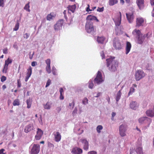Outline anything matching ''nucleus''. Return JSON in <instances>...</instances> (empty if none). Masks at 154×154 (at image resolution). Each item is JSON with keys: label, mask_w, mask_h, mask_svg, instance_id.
<instances>
[{"label": "nucleus", "mask_w": 154, "mask_h": 154, "mask_svg": "<svg viewBox=\"0 0 154 154\" xmlns=\"http://www.w3.org/2000/svg\"><path fill=\"white\" fill-rule=\"evenodd\" d=\"M72 152L74 154H80L82 153V150L80 148L75 147L72 149Z\"/></svg>", "instance_id": "21"}, {"label": "nucleus", "mask_w": 154, "mask_h": 154, "mask_svg": "<svg viewBox=\"0 0 154 154\" xmlns=\"http://www.w3.org/2000/svg\"><path fill=\"white\" fill-rule=\"evenodd\" d=\"M127 127V126L125 124H123L120 126L119 133L121 137H123L126 135V132Z\"/></svg>", "instance_id": "4"}, {"label": "nucleus", "mask_w": 154, "mask_h": 154, "mask_svg": "<svg viewBox=\"0 0 154 154\" xmlns=\"http://www.w3.org/2000/svg\"><path fill=\"white\" fill-rule=\"evenodd\" d=\"M34 129V126L32 123L30 124L25 127L24 129V131L27 133L33 130Z\"/></svg>", "instance_id": "14"}, {"label": "nucleus", "mask_w": 154, "mask_h": 154, "mask_svg": "<svg viewBox=\"0 0 154 154\" xmlns=\"http://www.w3.org/2000/svg\"><path fill=\"white\" fill-rule=\"evenodd\" d=\"M60 94H63V93L64 91L62 88H60Z\"/></svg>", "instance_id": "58"}, {"label": "nucleus", "mask_w": 154, "mask_h": 154, "mask_svg": "<svg viewBox=\"0 0 154 154\" xmlns=\"http://www.w3.org/2000/svg\"><path fill=\"white\" fill-rule=\"evenodd\" d=\"M131 48V45L130 43L127 42L126 43V54H128L130 52Z\"/></svg>", "instance_id": "24"}, {"label": "nucleus", "mask_w": 154, "mask_h": 154, "mask_svg": "<svg viewBox=\"0 0 154 154\" xmlns=\"http://www.w3.org/2000/svg\"><path fill=\"white\" fill-rule=\"evenodd\" d=\"M12 62V60L8 57L7 60H5L4 65L8 66V65L11 64Z\"/></svg>", "instance_id": "26"}, {"label": "nucleus", "mask_w": 154, "mask_h": 154, "mask_svg": "<svg viewBox=\"0 0 154 154\" xmlns=\"http://www.w3.org/2000/svg\"><path fill=\"white\" fill-rule=\"evenodd\" d=\"M127 19L130 23H132L134 18V16L133 13H129L126 14Z\"/></svg>", "instance_id": "13"}, {"label": "nucleus", "mask_w": 154, "mask_h": 154, "mask_svg": "<svg viewBox=\"0 0 154 154\" xmlns=\"http://www.w3.org/2000/svg\"><path fill=\"white\" fill-rule=\"evenodd\" d=\"M52 72L53 74L54 75H57L56 69L54 67L52 68Z\"/></svg>", "instance_id": "43"}, {"label": "nucleus", "mask_w": 154, "mask_h": 154, "mask_svg": "<svg viewBox=\"0 0 154 154\" xmlns=\"http://www.w3.org/2000/svg\"><path fill=\"white\" fill-rule=\"evenodd\" d=\"M135 89L134 88L131 87V88L130 91L128 93V96H129L131 94L133 93L134 92Z\"/></svg>", "instance_id": "39"}, {"label": "nucleus", "mask_w": 154, "mask_h": 154, "mask_svg": "<svg viewBox=\"0 0 154 154\" xmlns=\"http://www.w3.org/2000/svg\"><path fill=\"white\" fill-rule=\"evenodd\" d=\"M8 69V66L4 65V67L2 70L3 73H7Z\"/></svg>", "instance_id": "37"}, {"label": "nucleus", "mask_w": 154, "mask_h": 154, "mask_svg": "<svg viewBox=\"0 0 154 154\" xmlns=\"http://www.w3.org/2000/svg\"><path fill=\"white\" fill-rule=\"evenodd\" d=\"M69 106H72V108H73L74 106V101H73L72 103H69Z\"/></svg>", "instance_id": "56"}, {"label": "nucleus", "mask_w": 154, "mask_h": 154, "mask_svg": "<svg viewBox=\"0 0 154 154\" xmlns=\"http://www.w3.org/2000/svg\"><path fill=\"white\" fill-rule=\"evenodd\" d=\"M76 5H69L67 7L68 9V16L70 17L71 18H72V16H71V13L70 12V11H71L72 13H73L75 12L76 9Z\"/></svg>", "instance_id": "9"}, {"label": "nucleus", "mask_w": 154, "mask_h": 154, "mask_svg": "<svg viewBox=\"0 0 154 154\" xmlns=\"http://www.w3.org/2000/svg\"><path fill=\"white\" fill-rule=\"evenodd\" d=\"M100 55L102 57V59L105 58V54H104V52L103 51H102Z\"/></svg>", "instance_id": "60"}, {"label": "nucleus", "mask_w": 154, "mask_h": 154, "mask_svg": "<svg viewBox=\"0 0 154 154\" xmlns=\"http://www.w3.org/2000/svg\"><path fill=\"white\" fill-rule=\"evenodd\" d=\"M3 0H0V7L3 6Z\"/></svg>", "instance_id": "63"}, {"label": "nucleus", "mask_w": 154, "mask_h": 154, "mask_svg": "<svg viewBox=\"0 0 154 154\" xmlns=\"http://www.w3.org/2000/svg\"><path fill=\"white\" fill-rule=\"evenodd\" d=\"M53 135L54 136V140L55 142H58L61 140L62 136L59 132L54 131Z\"/></svg>", "instance_id": "7"}, {"label": "nucleus", "mask_w": 154, "mask_h": 154, "mask_svg": "<svg viewBox=\"0 0 154 154\" xmlns=\"http://www.w3.org/2000/svg\"><path fill=\"white\" fill-rule=\"evenodd\" d=\"M132 33L134 35H136V38L143 35L140 31L137 29H134L132 32Z\"/></svg>", "instance_id": "22"}, {"label": "nucleus", "mask_w": 154, "mask_h": 154, "mask_svg": "<svg viewBox=\"0 0 154 154\" xmlns=\"http://www.w3.org/2000/svg\"><path fill=\"white\" fill-rule=\"evenodd\" d=\"M119 17L117 19L114 20L115 22L116 25L118 26H119L121 23L122 18V14L121 12H119Z\"/></svg>", "instance_id": "20"}, {"label": "nucleus", "mask_w": 154, "mask_h": 154, "mask_svg": "<svg viewBox=\"0 0 154 154\" xmlns=\"http://www.w3.org/2000/svg\"><path fill=\"white\" fill-rule=\"evenodd\" d=\"M136 3L140 9H143L144 7V0H136Z\"/></svg>", "instance_id": "16"}, {"label": "nucleus", "mask_w": 154, "mask_h": 154, "mask_svg": "<svg viewBox=\"0 0 154 154\" xmlns=\"http://www.w3.org/2000/svg\"><path fill=\"white\" fill-rule=\"evenodd\" d=\"M88 7L86 8V11H87V12H89V11H92V10H91L90 9V8H90L89 5L88 4Z\"/></svg>", "instance_id": "55"}, {"label": "nucleus", "mask_w": 154, "mask_h": 154, "mask_svg": "<svg viewBox=\"0 0 154 154\" xmlns=\"http://www.w3.org/2000/svg\"><path fill=\"white\" fill-rule=\"evenodd\" d=\"M118 2V0H109V4L110 6H112L117 4Z\"/></svg>", "instance_id": "29"}, {"label": "nucleus", "mask_w": 154, "mask_h": 154, "mask_svg": "<svg viewBox=\"0 0 154 154\" xmlns=\"http://www.w3.org/2000/svg\"><path fill=\"white\" fill-rule=\"evenodd\" d=\"M148 35V34L144 35H141L140 36L137 37V43L140 44H142L143 43L144 41L145 37Z\"/></svg>", "instance_id": "11"}, {"label": "nucleus", "mask_w": 154, "mask_h": 154, "mask_svg": "<svg viewBox=\"0 0 154 154\" xmlns=\"http://www.w3.org/2000/svg\"><path fill=\"white\" fill-rule=\"evenodd\" d=\"M136 103L135 102H132L130 103V107L132 109H136Z\"/></svg>", "instance_id": "30"}, {"label": "nucleus", "mask_w": 154, "mask_h": 154, "mask_svg": "<svg viewBox=\"0 0 154 154\" xmlns=\"http://www.w3.org/2000/svg\"><path fill=\"white\" fill-rule=\"evenodd\" d=\"M32 73V68L29 66V68L27 69V72L26 74V76L25 78V81L27 82L29 78L30 77Z\"/></svg>", "instance_id": "17"}, {"label": "nucleus", "mask_w": 154, "mask_h": 154, "mask_svg": "<svg viewBox=\"0 0 154 154\" xmlns=\"http://www.w3.org/2000/svg\"><path fill=\"white\" fill-rule=\"evenodd\" d=\"M116 115V113L113 112L112 113V119L113 120V118Z\"/></svg>", "instance_id": "62"}, {"label": "nucleus", "mask_w": 154, "mask_h": 154, "mask_svg": "<svg viewBox=\"0 0 154 154\" xmlns=\"http://www.w3.org/2000/svg\"><path fill=\"white\" fill-rule=\"evenodd\" d=\"M88 87L90 88H92L94 86L92 81H90L88 82Z\"/></svg>", "instance_id": "41"}, {"label": "nucleus", "mask_w": 154, "mask_h": 154, "mask_svg": "<svg viewBox=\"0 0 154 154\" xmlns=\"http://www.w3.org/2000/svg\"><path fill=\"white\" fill-rule=\"evenodd\" d=\"M29 37V35L28 33H26L25 34H24V38L27 39Z\"/></svg>", "instance_id": "57"}, {"label": "nucleus", "mask_w": 154, "mask_h": 154, "mask_svg": "<svg viewBox=\"0 0 154 154\" xmlns=\"http://www.w3.org/2000/svg\"><path fill=\"white\" fill-rule=\"evenodd\" d=\"M63 23V20H60L58 21L54 26V28L55 30L60 29L62 28Z\"/></svg>", "instance_id": "10"}, {"label": "nucleus", "mask_w": 154, "mask_h": 154, "mask_svg": "<svg viewBox=\"0 0 154 154\" xmlns=\"http://www.w3.org/2000/svg\"><path fill=\"white\" fill-rule=\"evenodd\" d=\"M151 122H152V119H151V122H148L146 121V122H145V123H144V124L146 125L147 127H149L150 125V123H151Z\"/></svg>", "instance_id": "49"}, {"label": "nucleus", "mask_w": 154, "mask_h": 154, "mask_svg": "<svg viewBox=\"0 0 154 154\" xmlns=\"http://www.w3.org/2000/svg\"><path fill=\"white\" fill-rule=\"evenodd\" d=\"M51 103L49 102H48L47 103L44 105V107L45 109H49L51 108Z\"/></svg>", "instance_id": "28"}, {"label": "nucleus", "mask_w": 154, "mask_h": 154, "mask_svg": "<svg viewBox=\"0 0 154 154\" xmlns=\"http://www.w3.org/2000/svg\"><path fill=\"white\" fill-rule=\"evenodd\" d=\"M19 28V23L18 22L16 24L14 28L13 29L14 31H17L18 30Z\"/></svg>", "instance_id": "42"}, {"label": "nucleus", "mask_w": 154, "mask_h": 154, "mask_svg": "<svg viewBox=\"0 0 154 154\" xmlns=\"http://www.w3.org/2000/svg\"><path fill=\"white\" fill-rule=\"evenodd\" d=\"M7 78L5 76H2L1 77V81L2 82H3L5 81L6 80Z\"/></svg>", "instance_id": "48"}, {"label": "nucleus", "mask_w": 154, "mask_h": 154, "mask_svg": "<svg viewBox=\"0 0 154 154\" xmlns=\"http://www.w3.org/2000/svg\"><path fill=\"white\" fill-rule=\"evenodd\" d=\"M103 81V77L102 74L100 72L98 71L96 77L94 80V82L98 84L101 82Z\"/></svg>", "instance_id": "8"}, {"label": "nucleus", "mask_w": 154, "mask_h": 154, "mask_svg": "<svg viewBox=\"0 0 154 154\" xmlns=\"http://www.w3.org/2000/svg\"><path fill=\"white\" fill-rule=\"evenodd\" d=\"M48 146L50 147H54V145L50 143H48Z\"/></svg>", "instance_id": "64"}, {"label": "nucleus", "mask_w": 154, "mask_h": 154, "mask_svg": "<svg viewBox=\"0 0 154 154\" xmlns=\"http://www.w3.org/2000/svg\"><path fill=\"white\" fill-rule=\"evenodd\" d=\"M103 128V127L101 125H98L97 127V131L98 133H100L101 132L100 130H102Z\"/></svg>", "instance_id": "34"}, {"label": "nucleus", "mask_w": 154, "mask_h": 154, "mask_svg": "<svg viewBox=\"0 0 154 154\" xmlns=\"http://www.w3.org/2000/svg\"><path fill=\"white\" fill-rule=\"evenodd\" d=\"M14 106H19L20 105L19 100L18 99H16L14 100L13 103Z\"/></svg>", "instance_id": "33"}, {"label": "nucleus", "mask_w": 154, "mask_h": 154, "mask_svg": "<svg viewBox=\"0 0 154 154\" xmlns=\"http://www.w3.org/2000/svg\"><path fill=\"white\" fill-rule=\"evenodd\" d=\"M51 80L50 79H48V80L47 81V82L46 83V85L45 86V87L46 88L48 87L51 84Z\"/></svg>", "instance_id": "47"}, {"label": "nucleus", "mask_w": 154, "mask_h": 154, "mask_svg": "<svg viewBox=\"0 0 154 154\" xmlns=\"http://www.w3.org/2000/svg\"><path fill=\"white\" fill-rule=\"evenodd\" d=\"M81 142L83 144V149L85 150H87L88 149V143L86 139H81Z\"/></svg>", "instance_id": "18"}, {"label": "nucleus", "mask_w": 154, "mask_h": 154, "mask_svg": "<svg viewBox=\"0 0 154 154\" xmlns=\"http://www.w3.org/2000/svg\"><path fill=\"white\" fill-rule=\"evenodd\" d=\"M30 2H29L25 6L24 8V9L26 10V11L29 12L30 11V9H29L30 6L29 5Z\"/></svg>", "instance_id": "32"}, {"label": "nucleus", "mask_w": 154, "mask_h": 154, "mask_svg": "<svg viewBox=\"0 0 154 154\" xmlns=\"http://www.w3.org/2000/svg\"><path fill=\"white\" fill-rule=\"evenodd\" d=\"M88 154H97V152L95 151H92L88 152Z\"/></svg>", "instance_id": "51"}, {"label": "nucleus", "mask_w": 154, "mask_h": 154, "mask_svg": "<svg viewBox=\"0 0 154 154\" xmlns=\"http://www.w3.org/2000/svg\"><path fill=\"white\" fill-rule=\"evenodd\" d=\"M115 59V57H111L106 60L107 66L109 67V70L112 72L116 71V67L118 66V62Z\"/></svg>", "instance_id": "1"}, {"label": "nucleus", "mask_w": 154, "mask_h": 154, "mask_svg": "<svg viewBox=\"0 0 154 154\" xmlns=\"http://www.w3.org/2000/svg\"><path fill=\"white\" fill-rule=\"evenodd\" d=\"M96 20L97 21H98V20L97 19L95 16H92L91 15H88L86 18V20H89V21H91L92 20Z\"/></svg>", "instance_id": "25"}, {"label": "nucleus", "mask_w": 154, "mask_h": 154, "mask_svg": "<svg viewBox=\"0 0 154 154\" xmlns=\"http://www.w3.org/2000/svg\"><path fill=\"white\" fill-rule=\"evenodd\" d=\"M146 121L149 122H151V119L146 117H141L138 119L139 123L141 124H144Z\"/></svg>", "instance_id": "19"}, {"label": "nucleus", "mask_w": 154, "mask_h": 154, "mask_svg": "<svg viewBox=\"0 0 154 154\" xmlns=\"http://www.w3.org/2000/svg\"><path fill=\"white\" fill-rule=\"evenodd\" d=\"M54 16L51 14V13L48 14L47 17V20H50L52 19L53 17H54Z\"/></svg>", "instance_id": "36"}, {"label": "nucleus", "mask_w": 154, "mask_h": 154, "mask_svg": "<svg viewBox=\"0 0 154 154\" xmlns=\"http://www.w3.org/2000/svg\"><path fill=\"white\" fill-rule=\"evenodd\" d=\"M63 13L64 14V17L65 19L66 20H67V17L66 15V10H64L63 12Z\"/></svg>", "instance_id": "53"}, {"label": "nucleus", "mask_w": 154, "mask_h": 154, "mask_svg": "<svg viewBox=\"0 0 154 154\" xmlns=\"http://www.w3.org/2000/svg\"><path fill=\"white\" fill-rule=\"evenodd\" d=\"M85 29L88 33L93 34L96 31V27L93 25L91 21H88L85 26Z\"/></svg>", "instance_id": "2"}, {"label": "nucleus", "mask_w": 154, "mask_h": 154, "mask_svg": "<svg viewBox=\"0 0 154 154\" xmlns=\"http://www.w3.org/2000/svg\"><path fill=\"white\" fill-rule=\"evenodd\" d=\"M43 134V131L39 128H38L36 134L35 136V139L37 140H40Z\"/></svg>", "instance_id": "15"}, {"label": "nucleus", "mask_w": 154, "mask_h": 154, "mask_svg": "<svg viewBox=\"0 0 154 154\" xmlns=\"http://www.w3.org/2000/svg\"><path fill=\"white\" fill-rule=\"evenodd\" d=\"M40 151V145L38 144H34L31 149L30 154H37Z\"/></svg>", "instance_id": "5"}, {"label": "nucleus", "mask_w": 154, "mask_h": 154, "mask_svg": "<svg viewBox=\"0 0 154 154\" xmlns=\"http://www.w3.org/2000/svg\"><path fill=\"white\" fill-rule=\"evenodd\" d=\"M105 38L103 36L102 37H97V41L99 43H103L104 40Z\"/></svg>", "instance_id": "27"}, {"label": "nucleus", "mask_w": 154, "mask_h": 154, "mask_svg": "<svg viewBox=\"0 0 154 154\" xmlns=\"http://www.w3.org/2000/svg\"><path fill=\"white\" fill-rule=\"evenodd\" d=\"M8 50L7 48H4L3 50V53L4 54H7L8 53Z\"/></svg>", "instance_id": "50"}, {"label": "nucleus", "mask_w": 154, "mask_h": 154, "mask_svg": "<svg viewBox=\"0 0 154 154\" xmlns=\"http://www.w3.org/2000/svg\"><path fill=\"white\" fill-rule=\"evenodd\" d=\"M45 63L47 64V66H51V60L48 59L45 60Z\"/></svg>", "instance_id": "44"}, {"label": "nucleus", "mask_w": 154, "mask_h": 154, "mask_svg": "<svg viewBox=\"0 0 154 154\" xmlns=\"http://www.w3.org/2000/svg\"><path fill=\"white\" fill-rule=\"evenodd\" d=\"M26 103L27 105V107L28 108H30L31 107L32 102L30 99H27L26 100Z\"/></svg>", "instance_id": "35"}, {"label": "nucleus", "mask_w": 154, "mask_h": 154, "mask_svg": "<svg viewBox=\"0 0 154 154\" xmlns=\"http://www.w3.org/2000/svg\"><path fill=\"white\" fill-rule=\"evenodd\" d=\"M150 2L151 6L154 5V0H150Z\"/></svg>", "instance_id": "61"}, {"label": "nucleus", "mask_w": 154, "mask_h": 154, "mask_svg": "<svg viewBox=\"0 0 154 154\" xmlns=\"http://www.w3.org/2000/svg\"><path fill=\"white\" fill-rule=\"evenodd\" d=\"M5 151L4 149H0V154H5V153H4L3 152Z\"/></svg>", "instance_id": "59"}, {"label": "nucleus", "mask_w": 154, "mask_h": 154, "mask_svg": "<svg viewBox=\"0 0 154 154\" xmlns=\"http://www.w3.org/2000/svg\"><path fill=\"white\" fill-rule=\"evenodd\" d=\"M113 46L116 50H120L122 48L121 43L118 41H116L114 42Z\"/></svg>", "instance_id": "23"}, {"label": "nucleus", "mask_w": 154, "mask_h": 154, "mask_svg": "<svg viewBox=\"0 0 154 154\" xmlns=\"http://www.w3.org/2000/svg\"><path fill=\"white\" fill-rule=\"evenodd\" d=\"M146 115L149 117H153L154 116V106L146 111Z\"/></svg>", "instance_id": "12"}, {"label": "nucleus", "mask_w": 154, "mask_h": 154, "mask_svg": "<svg viewBox=\"0 0 154 154\" xmlns=\"http://www.w3.org/2000/svg\"><path fill=\"white\" fill-rule=\"evenodd\" d=\"M46 71L48 73H50L51 72V66H46Z\"/></svg>", "instance_id": "40"}, {"label": "nucleus", "mask_w": 154, "mask_h": 154, "mask_svg": "<svg viewBox=\"0 0 154 154\" xmlns=\"http://www.w3.org/2000/svg\"><path fill=\"white\" fill-rule=\"evenodd\" d=\"M21 81L20 79H19L17 80V86L18 88H20L21 87Z\"/></svg>", "instance_id": "46"}, {"label": "nucleus", "mask_w": 154, "mask_h": 154, "mask_svg": "<svg viewBox=\"0 0 154 154\" xmlns=\"http://www.w3.org/2000/svg\"><path fill=\"white\" fill-rule=\"evenodd\" d=\"M88 99L85 97L82 100V103L83 104L85 105L88 103Z\"/></svg>", "instance_id": "45"}, {"label": "nucleus", "mask_w": 154, "mask_h": 154, "mask_svg": "<svg viewBox=\"0 0 154 154\" xmlns=\"http://www.w3.org/2000/svg\"><path fill=\"white\" fill-rule=\"evenodd\" d=\"M103 11V8H98L97 9V11L99 12H102Z\"/></svg>", "instance_id": "54"}, {"label": "nucleus", "mask_w": 154, "mask_h": 154, "mask_svg": "<svg viewBox=\"0 0 154 154\" xmlns=\"http://www.w3.org/2000/svg\"><path fill=\"white\" fill-rule=\"evenodd\" d=\"M136 152L139 154H143L142 150V148L141 147H139L136 149Z\"/></svg>", "instance_id": "38"}, {"label": "nucleus", "mask_w": 154, "mask_h": 154, "mask_svg": "<svg viewBox=\"0 0 154 154\" xmlns=\"http://www.w3.org/2000/svg\"><path fill=\"white\" fill-rule=\"evenodd\" d=\"M145 76V74L142 70H137L136 71L135 73V79L136 81H139L144 77Z\"/></svg>", "instance_id": "3"}, {"label": "nucleus", "mask_w": 154, "mask_h": 154, "mask_svg": "<svg viewBox=\"0 0 154 154\" xmlns=\"http://www.w3.org/2000/svg\"><path fill=\"white\" fill-rule=\"evenodd\" d=\"M37 65V62L36 61H33L31 63V65L32 66H35Z\"/></svg>", "instance_id": "52"}, {"label": "nucleus", "mask_w": 154, "mask_h": 154, "mask_svg": "<svg viewBox=\"0 0 154 154\" xmlns=\"http://www.w3.org/2000/svg\"><path fill=\"white\" fill-rule=\"evenodd\" d=\"M145 22V20L141 17H138L136 19V27H139L143 26Z\"/></svg>", "instance_id": "6"}, {"label": "nucleus", "mask_w": 154, "mask_h": 154, "mask_svg": "<svg viewBox=\"0 0 154 154\" xmlns=\"http://www.w3.org/2000/svg\"><path fill=\"white\" fill-rule=\"evenodd\" d=\"M122 95L121 90H119L118 92L116 97V101L117 102L119 101Z\"/></svg>", "instance_id": "31"}]
</instances>
